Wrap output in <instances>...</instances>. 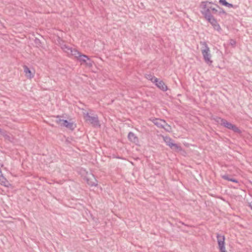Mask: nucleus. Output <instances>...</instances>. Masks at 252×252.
<instances>
[{
	"mask_svg": "<svg viewBox=\"0 0 252 252\" xmlns=\"http://www.w3.org/2000/svg\"><path fill=\"white\" fill-rule=\"evenodd\" d=\"M84 118L86 121L90 123L93 126L99 127L100 124L97 115H91L89 113H84Z\"/></svg>",
	"mask_w": 252,
	"mask_h": 252,
	"instance_id": "nucleus-4",
	"label": "nucleus"
},
{
	"mask_svg": "<svg viewBox=\"0 0 252 252\" xmlns=\"http://www.w3.org/2000/svg\"><path fill=\"white\" fill-rule=\"evenodd\" d=\"M217 238L220 252H226L224 246V236H221L218 234L217 235Z\"/></svg>",
	"mask_w": 252,
	"mask_h": 252,
	"instance_id": "nucleus-7",
	"label": "nucleus"
},
{
	"mask_svg": "<svg viewBox=\"0 0 252 252\" xmlns=\"http://www.w3.org/2000/svg\"><path fill=\"white\" fill-rule=\"evenodd\" d=\"M200 45L202 46V48L201 49L202 54L203 57V59L205 63L207 64L210 65L212 63V61L211 60V55L210 53V48L208 47L207 44L206 42L201 41L200 42Z\"/></svg>",
	"mask_w": 252,
	"mask_h": 252,
	"instance_id": "nucleus-1",
	"label": "nucleus"
},
{
	"mask_svg": "<svg viewBox=\"0 0 252 252\" xmlns=\"http://www.w3.org/2000/svg\"><path fill=\"white\" fill-rule=\"evenodd\" d=\"M219 120L220 121H218V122H220L221 125L223 126L226 128L229 129H231L233 130L234 132L238 133H240L241 132V130L238 127H237L235 125L227 122L225 119L219 118Z\"/></svg>",
	"mask_w": 252,
	"mask_h": 252,
	"instance_id": "nucleus-5",
	"label": "nucleus"
},
{
	"mask_svg": "<svg viewBox=\"0 0 252 252\" xmlns=\"http://www.w3.org/2000/svg\"><path fill=\"white\" fill-rule=\"evenodd\" d=\"M62 49L63 51L66 53L68 55H71L74 56V55H78V51L77 50L75 49H72L65 45L62 47Z\"/></svg>",
	"mask_w": 252,
	"mask_h": 252,
	"instance_id": "nucleus-8",
	"label": "nucleus"
},
{
	"mask_svg": "<svg viewBox=\"0 0 252 252\" xmlns=\"http://www.w3.org/2000/svg\"><path fill=\"white\" fill-rule=\"evenodd\" d=\"M2 136L4 137L5 139L9 141L12 142L13 140L12 135L7 133L6 131L4 132V134H2Z\"/></svg>",
	"mask_w": 252,
	"mask_h": 252,
	"instance_id": "nucleus-17",
	"label": "nucleus"
},
{
	"mask_svg": "<svg viewBox=\"0 0 252 252\" xmlns=\"http://www.w3.org/2000/svg\"><path fill=\"white\" fill-rule=\"evenodd\" d=\"M128 138L129 140L135 143H136L138 142V138L135 136V135L132 132H130L128 134Z\"/></svg>",
	"mask_w": 252,
	"mask_h": 252,
	"instance_id": "nucleus-14",
	"label": "nucleus"
},
{
	"mask_svg": "<svg viewBox=\"0 0 252 252\" xmlns=\"http://www.w3.org/2000/svg\"><path fill=\"white\" fill-rule=\"evenodd\" d=\"M146 78L149 80H151L152 82L155 83L157 82L158 78L153 76L151 74H147L146 75Z\"/></svg>",
	"mask_w": 252,
	"mask_h": 252,
	"instance_id": "nucleus-18",
	"label": "nucleus"
},
{
	"mask_svg": "<svg viewBox=\"0 0 252 252\" xmlns=\"http://www.w3.org/2000/svg\"><path fill=\"white\" fill-rule=\"evenodd\" d=\"M64 121V120L59 119L58 120H57L56 121V122L58 124H59L61 126V124H62V123H63V121Z\"/></svg>",
	"mask_w": 252,
	"mask_h": 252,
	"instance_id": "nucleus-21",
	"label": "nucleus"
},
{
	"mask_svg": "<svg viewBox=\"0 0 252 252\" xmlns=\"http://www.w3.org/2000/svg\"><path fill=\"white\" fill-rule=\"evenodd\" d=\"M222 178L225 180L231 181L232 182H234L236 183H237L238 182L236 179L231 178L229 175L227 174L222 175Z\"/></svg>",
	"mask_w": 252,
	"mask_h": 252,
	"instance_id": "nucleus-16",
	"label": "nucleus"
},
{
	"mask_svg": "<svg viewBox=\"0 0 252 252\" xmlns=\"http://www.w3.org/2000/svg\"><path fill=\"white\" fill-rule=\"evenodd\" d=\"M225 6H227L228 7H233V4L229 3L227 2Z\"/></svg>",
	"mask_w": 252,
	"mask_h": 252,
	"instance_id": "nucleus-23",
	"label": "nucleus"
},
{
	"mask_svg": "<svg viewBox=\"0 0 252 252\" xmlns=\"http://www.w3.org/2000/svg\"><path fill=\"white\" fill-rule=\"evenodd\" d=\"M61 126H65L71 130H73L74 128V125L72 123L69 122L66 120L63 121V123L61 124Z\"/></svg>",
	"mask_w": 252,
	"mask_h": 252,
	"instance_id": "nucleus-13",
	"label": "nucleus"
},
{
	"mask_svg": "<svg viewBox=\"0 0 252 252\" xmlns=\"http://www.w3.org/2000/svg\"><path fill=\"white\" fill-rule=\"evenodd\" d=\"M220 2L222 4V5L225 6L226 4L227 3V1L226 0H220Z\"/></svg>",
	"mask_w": 252,
	"mask_h": 252,
	"instance_id": "nucleus-22",
	"label": "nucleus"
},
{
	"mask_svg": "<svg viewBox=\"0 0 252 252\" xmlns=\"http://www.w3.org/2000/svg\"><path fill=\"white\" fill-rule=\"evenodd\" d=\"M24 70L26 76L28 78L31 79L33 77V75L31 71L30 70L28 66L25 65L24 66Z\"/></svg>",
	"mask_w": 252,
	"mask_h": 252,
	"instance_id": "nucleus-15",
	"label": "nucleus"
},
{
	"mask_svg": "<svg viewBox=\"0 0 252 252\" xmlns=\"http://www.w3.org/2000/svg\"><path fill=\"white\" fill-rule=\"evenodd\" d=\"M163 139L166 145H168L171 149L173 150H176L179 151L182 150L181 147L177 144L173 143L172 142V140L170 137L166 136L164 137Z\"/></svg>",
	"mask_w": 252,
	"mask_h": 252,
	"instance_id": "nucleus-6",
	"label": "nucleus"
},
{
	"mask_svg": "<svg viewBox=\"0 0 252 252\" xmlns=\"http://www.w3.org/2000/svg\"><path fill=\"white\" fill-rule=\"evenodd\" d=\"M211 13H212V15L213 14H216L218 12V10L217 9L215 8V7H213L212 6V4L211 5Z\"/></svg>",
	"mask_w": 252,
	"mask_h": 252,
	"instance_id": "nucleus-19",
	"label": "nucleus"
},
{
	"mask_svg": "<svg viewBox=\"0 0 252 252\" xmlns=\"http://www.w3.org/2000/svg\"><path fill=\"white\" fill-rule=\"evenodd\" d=\"M216 6L217 7H219V6L218 5H216Z\"/></svg>",
	"mask_w": 252,
	"mask_h": 252,
	"instance_id": "nucleus-25",
	"label": "nucleus"
},
{
	"mask_svg": "<svg viewBox=\"0 0 252 252\" xmlns=\"http://www.w3.org/2000/svg\"><path fill=\"white\" fill-rule=\"evenodd\" d=\"M153 123L158 127L166 129L165 126L169 127V126L166 123V122L161 119H155L153 120Z\"/></svg>",
	"mask_w": 252,
	"mask_h": 252,
	"instance_id": "nucleus-9",
	"label": "nucleus"
},
{
	"mask_svg": "<svg viewBox=\"0 0 252 252\" xmlns=\"http://www.w3.org/2000/svg\"><path fill=\"white\" fill-rule=\"evenodd\" d=\"M87 182L88 185L91 186H96L97 185V181L94 178V175H92V178H87Z\"/></svg>",
	"mask_w": 252,
	"mask_h": 252,
	"instance_id": "nucleus-12",
	"label": "nucleus"
},
{
	"mask_svg": "<svg viewBox=\"0 0 252 252\" xmlns=\"http://www.w3.org/2000/svg\"><path fill=\"white\" fill-rule=\"evenodd\" d=\"M81 64H85L86 66L91 67L93 66L94 62L88 57V56L81 54L78 51V55L74 56Z\"/></svg>",
	"mask_w": 252,
	"mask_h": 252,
	"instance_id": "nucleus-3",
	"label": "nucleus"
},
{
	"mask_svg": "<svg viewBox=\"0 0 252 252\" xmlns=\"http://www.w3.org/2000/svg\"><path fill=\"white\" fill-rule=\"evenodd\" d=\"M213 26L215 30L220 31V25L218 24L217 21L214 18V17H210L207 19Z\"/></svg>",
	"mask_w": 252,
	"mask_h": 252,
	"instance_id": "nucleus-10",
	"label": "nucleus"
},
{
	"mask_svg": "<svg viewBox=\"0 0 252 252\" xmlns=\"http://www.w3.org/2000/svg\"><path fill=\"white\" fill-rule=\"evenodd\" d=\"M155 83L156 86L162 91H166L167 90V87L162 81H159L158 79L157 82H156Z\"/></svg>",
	"mask_w": 252,
	"mask_h": 252,
	"instance_id": "nucleus-11",
	"label": "nucleus"
},
{
	"mask_svg": "<svg viewBox=\"0 0 252 252\" xmlns=\"http://www.w3.org/2000/svg\"><path fill=\"white\" fill-rule=\"evenodd\" d=\"M5 131H3L2 129L0 128V134L2 135V134H4V132Z\"/></svg>",
	"mask_w": 252,
	"mask_h": 252,
	"instance_id": "nucleus-24",
	"label": "nucleus"
},
{
	"mask_svg": "<svg viewBox=\"0 0 252 252\" xmlns=\"http://www.w3.org/2000/svg\"><path fill=\"white\" fill-rule=\"evenodd\" d=\"M212 4V2L208 1H202L201 3V12L206 19L213 17L211 9V5Z\"/></svg>",
	"mask_w": 252,
	"mask_h": 252,
	"instance_id": "nucleus-2",
	"label": "nucleus"
},
{
	"mask_svg": "<svg viewBox=\"0 0 252 252\" xmlns=\"http://www.w3.org/2000/svg\"><path fill=\"white\" fill-rule=\"evenodd\" d=\"M236 41L234 39H231L229 40V44L233 47H234L236 44Z\"/></svg>",
	"mask_w": 252,
	"mask_h": 252,
	"instance_id": "nucleus-20",
	"label": "nucleus"
}]
</instances>
